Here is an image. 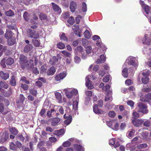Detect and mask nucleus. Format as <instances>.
Masks as SVG:
<instances>
[{
  "label": "nucleus",
  "mask_w": 151,
  "mask_h": 151,
  "mask_svg": "<svg viewBox=\"0 0 151 151\" xmlns=\"http://www.w3.org/2000/svg\"><path fill=\"white\" fill-rule=\"evenodd\" d=\"M33 22H32V24H31L30 26V27L33 29H35L36 28H37V27H38V26H37V23H35V22L34 21H33Z\"/></svg>",
  "instance_id": "864d4df0"
},
{
  "label": "nucleus",
  "mask_w": 151,
  "mask_h": 151,
  "mask_svg": "<svg viewBox=\"0 0 151 151\" xmlns=\"http://www.w3.org/2000/svg\"><path fill=\"white\" fill-rule=\"evenodd\" d=\"M57 109L61 114H63L64 109L62 106H57Z\"/></svg>",
  "instance_id": "de8ad7c7"
},
{
  "label": "nucleus",
  "mask_w": 151,
  "mask_h": 151,
  "mask_svg": "<svg viewBox=\"0 0 151 151\" xmlns=\"http://www.w3.org/2000/svg\"><path fill=\"white\" fill-rule=\"evenodd\" d=\"M147 35H145L144 37L142 40V42L144 44L149 45L151 44V39L147 36Z\"/></svg>",
  "instance_id": "9b49d317"
},
{
  "label": "nucleus",
  "mask_w": 151,
  "mask_h": 151,
  "mask_svg": "<svg viewBox=\"0 0 151 151\" xmlns=\"http://www.w3.org/2000/svg\"><path fill=\"white\" fill-rule=\"evenodd\" d=\"M112 92H109L108 93L107 95L105 98V101H111L113 99L112 96Z\"/></svg>",
  "instance_id": "cd10ccee"
},
{
  "label": "nucleus",
  "mask_w": 151,
  "mask_h": 151,
  "mask_svg": "<svg viewBox=\"0 0 151 151\" xmlns=\"http://www.w3.org/2000/svg\"><path fill=\"white\" fill-rule=\"evenodd\" d=\"M151 125V123L150 121L147 120L143 122V125L144 126L146 127H150Z\"/></svg>",
  "instance_id": "5fc2aeb1"
},
{
  "label": "nucleus",
  "mask_w": 151,
  "mask_h": 151,
  "mask_svg": "<svg viewBox=\"0 0 151 151\" xmlns=\"http://www.w3.org/2000/svg\"><path fill=\"white\" fill-rule=\"evenodd\" d=\"M63 117L65 119H67L64 121L65 124L68 125L71 122L72 119V117L71 115L65 114L64 115Z\"/></svg>",
  "instance_id": "0eeeda50"
},
{
  "label": "nucleus",
  "mask_w": 151,
  "mask_h": 151,
  "mask_svg": "<svg viewBox=\"0 0 151 151\" xmlns=\"http://www.w3.org/2000/svg\"><path fill=\"white\" fill-rule=\"evenodd\" d=\"M61 52L63 55V56L66 57L68 58L70 57L71 56V54L70 53L65 50L62 51Z\"/></svg>",
  "instance_id": "c9c22d12"
},
{
  "label": "nucleus",
  "mask_w": 151,
  "mask_h": 151,
  "mask_svg": "<svg viewBox=\"0 0 151 151\" xmlns=\"http://www.w3.org/2000/svg\"><path fill=\"white\" fill-rule=\"evenodd\" d=\"M13 33L11 31H7L5 35V37L7 40L14 37Z\"/></svg>",
  "instance_id": "412c9836"
},
{
  "label": "nucleus",
  "mask_w": 151,
  "mask_h": 151,
  "mask_svg": "<svg viewBox=\"0 0 151 151\" xmlns=\"http://www.w3.org/2000/svg\"><path fill=\"white\" fill-rule=\"evenodd\" d=\"M66 76V74L64 73H62L57 75L55 77V80L57 81H59L63 79Z\"/></svg>",
  "instance_id": "ddd939ff"
},
{
  "label": "nucleus",
  "mask_w": 151,
  "mask_h": 151,
  "mask_svg": "<svg viewBox=\"0 0 151 151\" xmlns=\"http://www.w3.org/2000/svg\"><path fill=\"white\" fill-rule=\"evenodd\" d=\"M86 85L89 89H91L94 87V86L92 84L91 81H86Z\"/></svg>",
  "instance_id": "72a5a7b5"
},
{
  "label": "nucleus",
  "mask_w": 151,
  "mask_h": 151,
  "mask_svg": "<svg viewBox=\"0 0 151 151\" xmlns=\"http://www.w3.org/2000/svg\"><path fill=\"white\" fill-rule=\"evenodd\" d=\"M78 102L77 100H75L73 102V107L74 109L76 110L78 107Z\"/></svg>",
  "instance_id": "8fccbe9b"
},
{
  "label": "nucleus",
  "mask_w": 151,
  "mask_h": 151,
  "mask_svg": "<svg viewBox=\"0 0 151 151\" xmlns=\"http://www.w3.org/2000/svg\"><path fill=\"white\" fill-rule=\"evenodd\" d=\"M137 106L138 112H141L143 114H146L148 112L147 106L145 104L139 102L137 104Z\"/></svg>",
  "instance_id": "f257e3e1"
},
{
  "label": "nucleus",
  "mask_w": 151,
  "mask_h": 151,
  "mask_svg": "<svg viewBox=\"0 0 151 151\" xmlns=\"http://www.w3.org/2000/svg\"><path fill=\"white\" fill-rule=\"evenodd\" d=\"M21 87L24 91L27 90L28 89V86L26 84L22 83L21 84Z\"/></svg>",
  "instance_id": "3c124183"
},
{
  "label": "nucleus",
  "mask_w": 151,
  "mask_h": 151,
  "mask_svg": "<svg viewBox=\"0 0 151 151\" xmlns=\"http://www.w3.org/2000/svg\"><path fill=\"white\" fill-rule=\"evenodd\" d=\"M10 84L12 86H15L16 84V82L15 79V77L14 76H12L11 79L10 81Z\"/></svg>",
  "instance_id": "e433bc0d"
},
{
  "label": "nucleus",
  "mask_w": 151,
  "mask_h": 151,
  "mask_svg": "<svg viewBox=\"0 0 151 151\" xmlns=\"http://www.w3.org/2000/svg\"><path fill=\"white\" fill-rule=\"evenodd\" d=\"M70 8L71 11L72 12H74L76 9L77 8L76 3L74 1H72L70 3Z\"/></svg>",
  "instance_id": "4468645a"
},
{
  "label": "nucleus",
  "mask_w": 151,
  "mask_h": 151,
  "mask_svg": "<svg viewBox=\"0 0 151 151\" xmlns=\"http://www.w3.org/2000/svg\"><path fill=\"white\" fill-rule=\"evenodd\" d=\"M147 146V145L146 143H143L137 146V147L139 149H141L142 148H146Z\"/></svg>",
  "instance_id": "4c0bfd02"
},
{
  "label": "nucleus",
  "mask_w": 151,
  "mask_h": 151,
  "mask_svg": "<svg viewBox=\"0 0 151 151\" xmlns=\"http://www.w3.org/2000/svg\"><path fill=\"white\" fill-rule=\"evenodd\" d=\"M136 58L134 57H131L129 58V59H128L129 61L128 62V64L129 65H131L135 67L137 66L138 64L135 61Z\"/></svg>",
  "instance_id": "9d476101"
},
{
  "label": "nucleus",
  "mask_w": 151,
  "mask_h": 151,
  "mask_svg": "<svg viewBox=\"0 0 151 151\" xmlns=\"http://www.w3.org/2000/svg\"><path fill=\"white\" fill-rule=\"evenodd\" d=\"M52 9L55 12L59 13L61 12V9L58 6L54 3H52Z\"/></svg>",
  "instance_id": "dca6fc26"
},
{
  "label": "nucleus",
  "mask_w": 151,
  "mask_h": 151,
  "mask_svg": "<svg viewBox=\"0 0 151 151\" xmlns=\"http://www.w3.org/2000/svg\"><path fill=\"white\" fill-rule=\"evenodd\" d=\"M60 39L62 40L67 42L68 39L65 36L64 33H63L60 36Z\"/></svg>",
  "instance_id": "6e6d98bb"
},
{
  "label": "nucleus",
  "mask_w": 151,
  "mask_h": 151,
  "mask_svg": "<svg viewBox=\"0 0 151 151\" xmlns=\"http://www.w3.org/2000/svg\"><path fill=\"white\" fill-rule=\"evenodd\" d=\"M142 92H150L151 91V83L148 85L147 87L144 86L142 89Z\"/></svg>",
  "instance_id": "f3484780"
},
{
  "label": "nucleus",
  "mask_w": 151,
  "mask_h": 151,
  "mask_svg": "<svg viewBox=\"0 0 151 151\" xmlns=\"http://www.w3.org/2000/svg\"><path fill=\"white\" fill-rule=\"evenodd\" d=\"M55 95L56 96V98L57 100L58 101V102L59 103L62 102V99L61 94L58 92H56L55 93Z\"/></svg>",
  "instance_id": "c756f323"
},
{
  "label": "nucleus",
  "mask_w": 151,
  "mask_h": 151,
  "mask_svg": "<svg viewBox=\"0 0 151 151\" xmlns=\"http://www.w3.org/2000/svg\"><path fill=\"white\" fill-rule=\"evenodd\" d=\"M67 90L66 89H65L64 91H65V93L67 97L68 98H71L72 97V94L71 91H67Z\"/></svg>",
  "instance_id": "a18cd8bd"
},
{
  "label": "nucleus",
  "mask_w": 151,
  "mask_h": 151,
  "mask_svg": "<svg viewBox=\"0 0 151 151\" xmlns=\"http://www.w3.org/2000/svg\"><path fill=\"white\" fill-rule=\"evenodd\" d=\"M92 48L91 46H88L86 48V51L87 54H89L91 53Z\"/></svg>",
  "instance_id": "774afa93"
},
{
  "label": "nucleus",
  "mask_w": 151,
  "mask_h": 151,
  "mask_svg": "<svg viewBox=\"0 0 151 151\" xmlns=\"http://www.w3.org/2000/svg\"><path fill=\"white\" fill-rule=\"evenodd\" d=\"M108 115L110 117L114 118L116 115V113L114 111H110L108 113Z\"/></svg>",
  "instance_id": "603ef678"
},
{
  "label": "nucleus",
  "mask_w": 151,
  "mask_h": 151,
  "mask_svg": "<svg viewBox=\"0 0 151 151\" xmlns=\"http://www.w3.org/2000/svg\"><path fill=\"white\" fill-rule=\"evenodd\" d=\"M142 83L144 84H147L149 82V78L147 77H145L142 78Z\"/></svg>",
  "instance_id": "09e8293b"
},
{
  "label": "nucleus",
  "mask_w": 151,
  "mask_h": 151,
  "mask_svg": "<svg viewBox=\"0 0 151 151\" xmlns=\"http://www.w3.org/2000/svg\"><path fill=\"white\" fill-rule=\"evenodd\" d=\"M56 111L54 109H51L50 110L47 112V115L48 117L50 118L51 117H54L55 116Z\"/></svg>",
  "instance_id": "f8f14e48"
},
{
  "label": "nucleus",
  "mask_w": 151,
  "mask_h": 151,
  "mask_svg": "<svg viewBox=\"0 0 151 151\" xmlns=\"http://www.w3.org/2000/svg\"><path fill=\"white\" fill-rule=\"evenodd\" d=\"M5 14L6 16L9 17H12L14 15V12L11 9L6 11L5 12Z\"/></svg>",
  "instance_id": "7c9ffc66"
},
{
  "label": "nucleus",
  "mask_w": 151,
  "mask_h": 151,
  "mask_svg": "<svg viewBox=\"0 0 151 151\" xmlns=\"http://www.w3.org/2000/svg\"><path fill=\"white\" fill-rule=\"evenodd\" d=\"M9 131L10 133L14 135H16L18 133V131L15 127H11L9 128Z\"/></svg>",
  "instance_id": "5701e85b"
},
{
  "label": "nucleus",
  "mask_w": 151,
  "mask_h": 151,
  "mask_svg": "<svg viewBox=\"0 0 151 151\" xmlns=\"http://www.w3.org/2000/svg\"><path fill=\"white\" fill-rule=\"evenodd\" d=\"M55 71V68L54 67L52 66L47 70V74L48 76H52L54 74Z\"/></svg>",
  "instance_id": "a211bd4d"
},
{
  "label": "nucleus",
  "mask_w": 151,
  "mask_h": 151,
  "mask_svg": "<svg viewBox=\"0 0 151 151\" xmlns=\"http://www.w3.org/2000/svg\"><path fill=\"white\" fill-rule=\"evenodd\" d=\"M27 32L29 37L34 39H37L39 37V34L38 32H37L35 30H32L31 29H29L27 31Z\"/></svg>",
  "instance_id": "7ed1b4c3"
},
{
  "label": "nucleus",
  "mask_w": 151,
  "mask_h": 151,
  "mask_svg": "<svg viewBox=\"0 0 151 151\" xmlns=\"http://www.w3.org/2000/svg\"><path fill=\"white\" fill-rule=\"evenodd\" d=\"M19 62L22 68L24 69L26 67L28 62L27 58L23 55H20L19 57Z\"/></svg>",
  "instance_id": "f03ea898"
},
{
  "label": "nucleus",
  "mask_w": 151,
  "mask_h": 151,
  "mask_svg": "<svg viewBox=\"0 0 151 151\" xmlns=\"http://www.w3.org/2000/svg\"><path fill=\"white\" fill-rule=\"evenodd\" d=\"M85 37L87 39H89L91 37V35L89 31L87 29H86L84 33Z\"/></svg>",
  "instance_id": "79ce46f5"
},
{
  "label": "nucleus",
  "mask_w": 151,
  "mask_h": 151,
  "mask_svg": "<svg viewBox=\"0 0 151 151\" xmlns=\"http://www.w3.org/2000/svg\"><path fill=\"white\" fill-rule=\"evenodd\" d=\"M29 92L30 94L35 96H36L37 93V90L34 88L31 89Z\"/></svg>",
  "instance_id": "58836bf2"
},
{
  "label": "nucleus",
  "mask_w": 151,
  "mask_h": 151,
  "mask_svg": "<svg viewBox=\"0 0 151 151\" xmlns=\"http://www.w3.org/2000/svg\"><path fill=\"white\" fill-rule=\"evenodd\" d=\"M142 6L143 9L145 10V12L147 14H148L150 11V8L147 5L144 4L143 2H142Z\"/></svg>",
  "instance_id": "393cba45"
},
{
  "label": "nucleus",
  "mask_w": 151,
  "mask_h": 151,
  "mask_svg": "<svg viewBox=\"0 0 151 151\" xmlns=\"http://www.w3.org/2000/svg\"><path fill=\"white\" fill-rule=\"evenodd\" d=\"M36 39H34L32 40V42L34 45L36 47H38L40 45V43Z\"/></svg>",
  "instance_id": "f704fd0d"
},
{
  "label": "nucleus",
  "mask_w": 151,
  "mask_h": 151,
  "mask_svg": "<svg viewBox=\"0 0 151 151\" xmlns=\"http://www.w3.org/2000/svg\"><path fill=\"white\" fill-rule=\"evenodd\" d=\"M82 10L84 12H86L87 11V6L86 3L84 2L82 3Z\"/></svg>",
  "instance_id": "e2e57ef3"
},
{
  "label": "nucleus",
  "mask_w": 151,
  "mask_h": 151,
  "mask_svg": "<svg viewBox=\"0 0 151 151\" xmlns=\"http://www.w3.org/2000/svg\"><path fill=\"white\" fill-rule=\"evenodd\" d=\"M52 120L51 125L52 126H55L57 125L58 123L60 121V119L58 118H55L53 119Z\"/></svg>",
  "instance_id": "b1692460"
},
{
  "label": "nucleus",
  "mask_w": 151,
  "mask_h": 151,
  "mask_svg": "<svg viewBox=\"0 0 151 151\" xmlns=\"http://www.w3.org/2000/svg\"><path fill=\"white\" fill-rule=\"evenodd\" d=\"M3 91L2 92L3 96L5 97H9L12 93V89L11 88H9L8 90H4L2 89Z\"/></svg>",
  "instance_id": "1a4fd4ad"
},
{
  "label": "nucleus",
  "mask_w": 151,
  "mask_h": 151,
  "mask_svg": "<svg viewBox=\"0 0 151 151\" xmlns=\"http://www.w3.org/2000/svg\"><path fill=\"white\" fill-rule=\"evenodd\" d=\"M57 47L61 49H63L65 48V44L61 42H60L57 44Z\"/></svg>",
  "instance_id": "c03bdc74"
},
{
  "label": "nucleus",
  "mask_w": 151,
  "mask_h": 151,
  "mask_svg": "<svg viewBox=\"0 0 151 151\" xmlns=\"http://www.w3.org/2000/svg\"><path fill=\"white\" fill-rule=\"evenodd\" d=\"M16 42V39L14 37L9 38L7 40L8 45L10 46L14 45Z\"/></svg>",
  "instance_id": "bb28decb"
},
{
  "label": "nucleus",
  "mask_w": 151,
  "mask_h": 151,
  "mask_svg": "<svg viewBox=\"0 0 151 151\" xmlns=\"http://www.w3.org/2000/svg\"><path fill=\"white\" fill-rule=\"evenodd\" d=\"M14 62V59L11 58H9L5 60V63L7 65H11Z\"/></svg>",
  "instance_id": "c85d7f7f"
},
{
  "label": "nucleus",
  "mask_w": 151,
  "mask_h": 151,
  "mask_svg": "<svg viewBox=\"0 0 151 151\" xmlns=\"http://www.w3.org/2000/svg\"><path fill=\"white\" fill-rule=\"evenodd\" d=\"M63 60L65 61L66 64V65L69 64L71 63V59L70 57H68L65 59L63 58Z\"/></svg>",
  "instance_id": "bf43d9fd"
},
{
  "label": "nucleus",
  "mask_w": 151,
  "mask_h": 151,
  "mask_svg": "<svg viewBox=\"0 0 151 151\" xmlns=\"http://www.w3.org/2000/svg\"><path fill=\"white\" fill-rule=\"evenodd\" d=\"M20 81H22L23 82L27 84H29L30 82L27 79L26 77H22L20 79Z\"/></svg>",
  "instance_id": "13d9d810"
},
{
  "label": "nucleus",
  "mask_w": 151,
  "mask_h": 151,
  "mask_svg": "<svg viewBox=\"0 0 151 151\" xmlns=\"http://www.w3.org/2000/svg\"><path fill=\"white\" fill-rule=\"evenodd\" d=\"M110 87V86L109 85L107 84L105 86L103 87L102 90L104 91H107L109 90Z\"/></svg>",
  "instance_id": "338daca9"
},
{
  "label": "nucleus",
  "mask_w": 151,
  "mask_h": 151,
  "mask_svg": "<svg viewBox=\"0 0 151 151\" xmlns=\"http://www.w3.org/2000/svg\"><path fill=\"white\" fill-rule=\"evenodd\" d=\"M110 79V76L109 75H106L105 76L103 79V81L104 82H108Z\"/></svg>",
  "instance_id": "0e129e2a"
},
{
  "label": "nucleus",
  "mask_w": 151,
  "mask_h": 151,
  "mask_svg": "<svg viewBox=\"0 0 151 151\" xmlns=\"http://www.w3.org/2000/svg\"><path fill=\"white\" fill-rule=\"evenodd\" d=\"M133 116L132 118V119H136L138 117H140L139 114L138 112L135 111H134L132 113Z\"/></svg>",
  "instance_id": "2f4dec72"
},
{
  "label": "nucleus",
  "mask_w": 151,
  "mask_h": 151,
  "mask_svg": "<svg viewBox=\"0 0 151 151\" xmlns=\"http://www.w3.org/2000/svg\"><path fill=\"white\" fill-rule=\"evenodd\" d=\"M132 122L134 125L136 127L141 126L144 122V121L142 119H132Z\"/></svg>",
  "instance_id": "423d86ee"
},
{
  "label": "nucleus",
  "mask_w": 151,
  "mask_h": 151,
  "mask_svg": "<svg viewBox=\"0 0 151 151\" xmlns=\"http://www.w3.org/2000/svg\"><path fill=\"white\" fill-rule=\"evenodd\" d=\"M63 145L64 147H67L70 145L71 143L69 141H68L64 142Z\"/></svg>",
  "instance_id": "680f3d73"
},
{
  "label": "nucleus",
  "mask_w": 151,
  "mask_h": 151,
  "mask_svg": "<svg viewBox=\"0 0 151 151\" xmlns=\"http://www.w3.org/2000/svg\"><path fill=\"white\" fill-rule=\"evenodd\" d=\"M33 48V45L31 44H28L24 48V51L25 52H28Z\"/></svg>",
  "instance_id": "6ab92c4d"
},
{
  "label": "nucleus",
  "mask_w": 151,
  "mask_h": 151,
  "mask_svg": "<svg viewBox=\"0 0 151 151\" xmlns=\"http://www.w3.org/2000/svg\"><path fill=\"white\" fill-rule=\"evenodd\" d=\"M128 70L126 68H124L122 71V74L123 76L126 78H127L128 76Z\"/></svg>",
  "instance_id": "a19ab883"
},
{
  "label": "nucleus",
  "mask_w": 151,
  "mask_h": 151,
  "mask_svg": "<svg viewBox=\"0 0 151 151\" xmlns=\"http://www.w3.org/2000/svg\"><path fill=\"white\" fill-rule=\"evenodd\" d=\"M13 112L12 111H5L2 113V114L4 115V117H5V118L6 120L8 121L12 120H13L12 116L13 115Z\"/></svg>",
  "instance_id": "20e7f679"
},
{
  "label": "nucleus",
  "mask_w": 151,
  "mask_h": 151,
  "mask_svg": "<svg viewBox=\"0 0 151 151\" xmlns=\"http://www.w3.org/2000/svg\"><path fill=\"white\" fill-rule=\"evenodd\" d=\"M75 150L77 151H84L83 147L80 145L75 144L74 145Z\"/></svg>",
  "instance_id": "a878e982"
},
{
  "label": "nucleus",
  "mask_w": 151,
  "mask_h": 151,
  "mask_svg": "<svg viewBox=\"0 0 151 151\" xmlns=\"http://www.w3.org/2000/svg\"><path fill=\"white\" fill-rule=\"evenodd\" d=\"M95 77L93 75L88 76L86 78V81H90V79L92 80H95Z\"/></svg>",
  "instance_id": "4d7b16f0"
},
{
  "label": "nucleus",
  "mask_w": 151,
  "mask_h": 151,
  "mask_svg": "<svg viewBox=\"0 0 151 151\" xmlns=\"http://www.w3.org/2000/svg\"><path fill=\"white\" fill-rule=\"evenodd\" d=\"M93 111L96 114H104V111L99 109L98 108V105H95L93 106Z\"/></svg>",
  "instance_id": "2eb2a0df"
},
{
  "label": "nucleus",
  "mask_w": 151,
  "mask_h": 151,
  "mask_svg": "<svg viewBox=\"0 0 151 151\" xmlns=\"http://www.w3.org/2000/svg\"><path fill=\"white\" fill-rule=\"evenodd\" d=\"M146 101H151V93H148L145 96Z\"/></svg>",
  "instance_id": "052dcab7"
},
{
  "label": "nucleus",
  "mask_w": 151,
  "mask_h": 151,
  "mask_svg": "<svg viewBox=\"0 0 151 151\" xmlns=\"http://www.w3.org/2000/svg\"><path fill=\"white\" fill-rule=\"evenodd\" d=\"M112 129L115 130H117L118 129L119 124L116 121H114Z\"/></svg>",
  "instance_id": "473e14b6"
},
{
  "label": "nucleus",
  "mask_w": 151,
  "mask_h": 151,
  "mask_svg": "<svg viewBox=\"0 0 151 151\" xmlns=\"http://www.w3.org/2000/svg\"><path fill=\"white\" fill-rule=\"evenodd\" d=\"M76 49L77 51H78L81 54H83V49L82 47L81 46H78L77 47Z\"/></svg>",
  "instance_id": "69168bd1"
},
{
  "label": "nucleus",
  "mask_w": 151,
  "mask_h": 151,
  "mask_svg": "<svg viewBox=\"0 0 151 151\" xmlns=\"http://www.w3.org/2000/svg\"><path fill=\"white\" fill-rule=\"evenodd\" d=\"M9 138V135L6 133H0V142L3 143L5 142Z\"/></svg>",
  "instance_id": "39448f33"
},
{
  "label": "nucleus",
  "mask_w": 151,
  "mask_h": 151,
  "mask_svg": "<svg viewBox=\"0 0 151 151\" xmlns=\"http://www.w3.org/2000/svg\"><path fill=\"white\" fill-rule=\"evenodd\" d=\"M65 131L64 129H61L59 130H55L54 132V134L57 136L62 135L64 134Z\"/></svg>",
  "instance_id": "aec40b11"
},
{
  "label": "nucleus",
  "mask_w": 151,
  "mask_h": 151,
  "mask_svg": "<svg viewBox=\"0 0 151 151\" xmlns=\"http://www.w3.org/2000/svg\"><path fill=\"white\" fill-rule=\"evenodd\" d=\"M23 17L24 19L26 21L31 23L34 22L33 20L31 18V16L27 12H24L23 14Z\"/></svg>",
  "instance_id": "6e6552de"
},
{
  "label": "nucleus",
  "mask_w": 151,
  "mask_h": 151,
  "mask_svg": "<svg viewBox=\"0 0 151 151\" xmlns=\"http://www.w3.org/2000/svg\"><path fill=\"white\" fill-rule=\"evenodd\" d=\"M0 76L1 78L4 80H6L9 77V73H5L2 71L0 72Z\"/></svg>",
  "instance_id": "4be33fe9"
},
{
  "label": "nucleus",
  "mask_w": 151,
  "mask_h": 151,
  "mask_svg": "<svg viewBox=\"0 0 151 151\" xmlns=\"http://www.w3.org/2000/svg\"><path fill=\"white\" fill-rule=\"evenodd\" d=\"M0 86L1 87L6 89L8 88V85L5 82L1 81Z\"/></svg>",
  "instance_id": "ea45409f"
},
{
  "label": "nucleus",
  "mask_w": 151,
  "mask_h": 151,
  "mask_svg": "<svg viewBox=\"0 0 151 151\" xmlns=\"http://www.w3.org/2000/svg\"><path fill=\"white\" fill-rule=\"evenodd\" d=\"M10 149L13 151L16 150V145L13 142L10 143L9 145Z\"/></svg>",
  "instance_id": "49530a36"
},
{
  "label": "nucleus",
  "mask_w": 151,
  "mask_h": 151,
  "mask_svg": "<svg viewBox=\"0 0 151 151\" xmlns=\"http://www.w3.org/2000/svg\"><path fill=\"white\" fill-rule=\"evenodd\" d=\"M68 22L70 25H73L75 22L74 18L72 17H70L68 20Z\"/></svg>",
  "instance_id": "37998d69"
}]
</instances>
